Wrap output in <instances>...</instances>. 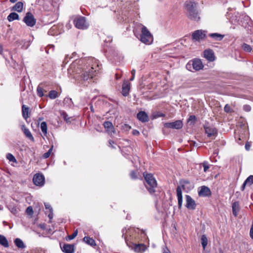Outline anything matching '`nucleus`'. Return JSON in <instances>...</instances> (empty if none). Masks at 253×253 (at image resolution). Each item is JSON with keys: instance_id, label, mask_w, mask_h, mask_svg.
Masks as SVG:
<instances>
[{"instance_id": "f257e3e1", "label": "nucleus", "mask_w": 253, "mask_h": 253, "mask_svg": "<svg viewBox=\"0 0 253 253\" xmlns=\"http://www.w3.org/2000/svg\"><path fill=\"white\" fill-rule=\"evenodd\" d=\"M100 69L99 61L90 57L73 62L68 69V73L73 74V78L80 82L93 78Z\"/></svg>"}, {"instance_id": "f03ea898", "label": "nucleus", "mask_w": 253, "mask_h": 253, "mask_svg": "<svg viewBox=\"0 0 253 253\" xmlns=\"http://www.w3.org/2000/svg\"><path fill=\"white\" fill-rule=\"evenodd\" d=\"M197 3L194 0H187L185 2V9L188 17L193 21H199L200 17L197 10Z\"/></svg>"}, {"instance_id": "7ed1b4c3", "label": "nucleus", "mask_w": 253, "mask_h": 253, "mask_svg": "<svg viewBox=\"0 0 253 253\" xmlns=\"http://www.w3.org/2000/svg\"><path fill=\"white\" fill-rule=\"evenodd\" d=\"M143 175L146 181V183L145 184L146 188L150 194H154L155 192V189L157 186L156 179L151 173H144Z\"/></svg>"}, {"instance_id": "20e7f679", "label": "nucleus", "mask_w": 253, "mask_h": 253, "mask_svg": "<svg viewBox=\"0 0 253 253\" xmlns=\"http://www.w3.org/2000/svg\"><path fill=\"white\" fill-rule=\"evenodd\" d=\"M140 41L143 43L150 45L153 42V37L147 28L143 26L141 29Z\"/></svg>"}, {"instance_id": "39448f33", "label": "nucleus", "mask_w": 253, "mask_h": 253, "mask_svg": "<svg viewBox=\"0 0 253 253\" xmlns=\"http://www.w3.org/2000/svg\"><path fill=\"white\" fill-rule=\"evenodd\" d=\"M204 65L199 59H194L190 61L186 65V69L191 72L199 71L202 69Z\"/></svg>"}, {"instance_id": "423d86ee", "label": "nucleus", "mask_w": 253, "mask_h": 253, "mask_svg": "<svg viewBox=\"0 0 253 253\" xmlns=\"http://www.w3.org/2000/svg\"><path fill=\"white\" fill-rule=\"evenodd\" d=\"M74 24L77 28L82 30L86 29L89 26V24L86 21L85 18L81 16L77 17L74 19Z\"/></svg>"}, {"instance_id": "0eeeda50", "label": "nucleus", "mask_w": 253, "mask_h": 253, "mask_svg": "<svg viewBox=\"0 0 253 253\" xmlns=\"http://www.w3.org/2000/svg\"><path fill=\"white\" fill-rule=\"evenodd\" d=\"M207 32L203 30L195 31L192 35V39L194 42L200 41L206 38Z\"/></svg>"}, {"instance_id": "6e6552de", "label": "nucleus", "mask_w": 253, "mask_h": 253, "mask_svg": "<svg viewBox=\"0 0 253 253\" xmlns=\"http://www.w3.org/2000/svg\"><path fill=\"white\" fill-rule=\"evenodd\" d=\"M24 22L29 27H33L36 23V20L34 18V15L30 12H28L26 14L23 19Z\"/></svg>"}, {"instance_id": "1a4fd4ad", "label": "nucleus", "mask_w": 253, "mask_h": 253, "mask_svg": "<svg viewBox=\"0 0 253 253\" xmlns=\"http://www.w3.org/2000/svg\"><path fill=\"white\" fill-rule=\"evenodd\" d=\"M164 126L166 128L179 129L182 127L183 123L181 120H177L173 122L166 123Z\"/></svg>"}, {"instance_id": "9d476101", "label": "nucleus", "mask_w": 253, "mask_h": 253, "mask_svg": "<svg viewBox=\"0 0 253 253\" xmlns=\"http://www.w3.org/2000/svg\"><path fill=\"white\" fill-rule=\"evenodd\" d=\"M33 181L36 185L42 186L44 184V177L42 174L37 173L34 176Z\"/></svg>"}, {"instance_id": "9b49d317", "label": "nucleus", "mask_w": 253, "mask_h": 253, "mask_svg": "<svg viewBox=\"0 0 253 253\" xmlns=\"http://www.w3.org/2000/svg\"><path fill=\"white\" fill-rule=\"evenodd\" d=\"M138 231H139V229L138 228L135 229L134 228H128V229H127L126 227H125L122 229V232L123 233L122 237L124 238V239L126 241V242L127 245H128V243H127L128 240L127 239V236L128 235H129L130 237H131V236H132V232H138Z\"/></svg>"}, {"instance_id": "f8f14e48", "label": "nucleus", "mask_w": 253, "mask_h": 253, "mask_svg": "<svg viewBox=\"0 0 253 253\" xmlns=\"http://www.w3.org/2000/svg\"><path fill=\"white\" fill-rule=\"evenodd\" d=\"M204 129L205 133L208 137L215 136L217 134V130L213 126L206 125L204 126Z\"/></svg>"}, {"instance_id": "ddd939ff", "label": "nucleus", "mask_w": 253, "mask_h": 253, "mask_svg": "<svg viewBox=\"0 0 253 253\" xmlns=\"http://www.w3.org/2000/svg\"><path fill=\"white\" fill-rule=\"evenodd\" d=\"M186 198V207L189 210H194L196 209V204L192 197L188 195L185 196Z\"/></svg>"}, {"instance_id": "4468645a", "label": "nucleus", "mask_w": 253, "mask_h": 253, "mask_svg": "<svg viewBox=\"0 0 253 253\" xmlns=\"http://www.w3.org/2000/svg\"><path fill=\"white\" fill-rule=\"evenodd\" d=\"M211 194L210 189L206 186H201L200 190L198 191V195L200 197H209Z\"/></svg>"}, {"instance_id": "2eb2a0df", "label": "nucleus", "mask_w": 253, "mask_h": 253, "mask_svg": "<svg viewBox=\"0 0 253 253\" xmlns=\"http://www.w3.org/2000/svg\"><path fill=\"white\" fill-rule=\"evenodd\" d=\"M103 126L107 132L111 135L115 133V129L112 123L110 121H105L103 123Z\"/></svg>"}, {"instance_id": "dca6fc26", "label": "nucleus", "mask_w": 253, "mask_h": 253, "mask_svg": "<svg viewBox=\"0 0 253 253\" xmlns=\"http://www.w3.org/2000/svg\"><path fill=\"white\" fill-rule=\"evenodd\" d=\"M130 84L128 82H125L122 85V93L123 96H126L128 95L130 90Z\"/></svg>"}, {"instance_id": "f3484780", "label": "nucleus", "mask_w": 253, "mask_h": 253, "mask_svg": "<svg viewBox=\"0 0 253 253\" xmlns=\"http://www.w3.org/2000/svg\"><path fill=\"white\" fill-rule=\"evenodd\" d=\"M136 253H143L147 249L146 246L143 244H134L133 248Z\"/></svg>"}, {"instance_id": "a211bd4d", "label": "nucleus", "mask_w": 253, "mask_h": 253, "mask_svg": "<svg viewBox=\"0 0 253 253\" xmlns=\"http://www.w3.org/2000/svg\"><path fill=\"white\" fill-rule=\"evenodd\" d=\"M204 57L210 61L214 60V55L213 51L211 49H207L204 52Z\"/></svg>"}, {"instance_id": "6ab92c4d", "label": "nucleus", "mask_w": 253, "mask_h": 253, "mask_svg": "<svg viewBox=\"0 0 253 253\" xmlns=\"http://www.w3.org/2000/svg\"><path fill=\"white\" fill-rule=\"evenodd\" d=\"M137 119L141 122L145 123L149 121L148 116L144 111H140L137 114Z\"/></svg>"}, {"instance_id": "aec40b11", "label": "nucleus", "mask_w": 253, "mask_h": 253, "mask_svg": "<svg viewBox=\"0 0 253 253\" xmlns=\"http://www.w3.org/2000/svg\"><path fill=\"white\" fill-rule=\"evenodd\" d=\"M176 194L178 200V208L181 209L182 205V193L181 188L179 186H178L176 188Z\"/></svg>"}, {"instance_id": "412c9836", "label": "nucleus", "mask_w": 253, "mask_h": 253, "mask_svg": "<svg viewBox=\"0 0 253 253\" xmlns=\"http://www.w3.org/2000/svg\"><path fill=\"white\" fill-rule=\"evenodd\" d=\"M65 253H73L74 252V246L71 244H64L61 248Z\"/></svg>"}, {"instance_id": "4be33fe9", "label": "nucleus", "mask_w": 253, "mask_h": 253, "mask_svg": "<svg viewBox=\"0 0 253 253\" xmlns=\"http://www.w3.org/2000/svg\"><path fill=\"white\" fill-rule=\"evenodd\" d=\"M208 36L210 38H211L213 40L216 41H221L224 37V35H222L217 33L209 34L208 35Z\"/></svg>"}, {"instance_id": "5701e85b", "label": "nucleus", "mask_w": 253, "mask_h": 253, "mask_svg": "<svg viewBox=\"0 0 253 253\" xmlns=\"http://www.w3.org/2000/svg\"><path fill=\"white\" fill-rule=\"evenodd\" d=\"M232 212L235 217H237L240 210L239 203L238 201L233 203L232 205Z\"/></svg>"}, {"instance_id": "b1692460", "label": "nucleus", "mask_w": 253, "mask_h": 253, "mask_svg": "<svg viewBox=\"0 0 253 253\" xmlns=\"http://www.w3.org/2000/svg\"><path fill=\"white\" fill-rule=\"evenodd\" d=\"M17 44H18V46L21 45V48L22 49H26L30 46L31 43L30 41L27 40H21L17 41Z\"/></svg>"}, {"instance_id": "393cba45", "label": "nucleus", "mask_w": 253, "mask_h": 253, "mask_svg": "<svg viewBox=\"0 0 253 253\" xmlns=\"http://www.w3.org/2000/svg\"><path fill=\"white\" fill-rule=\"evenodd\" d=\"M83 240L86 244L92 247H94L96 245L95 240L89 237L85 236Z\"/></svg>"}, {"instance_id": "a878e982", "label": "nucleus", "mask_w": 253, "mask_h": 253, "mask_svg": "<svg viewBox=\"0 0 253 253\" xmlns=\"http://www.w3.org/2000/svg\"><path fill=\"white\" fill-rule=\"evenodd\" d=\"M14 243L15 246L19 249H23L26 248V246L25 245L24 243L20 238H16L14 240Z\"/></svg>"}, {"instance_id": "bb28decb", "label": "nucleus", "mask_w": 253, "mask_h": 253, "mask_svg": "<svg viewBox=\"0 0 253 253\" xmlns=\"http://www.w3.org/2000/svg\"><path fill=\"white\" fill-rule=\"evenodd\" d=\"M23 8V3L21 1L17 2L15 5L13 7L12 9L18 12H20L22 11Z\"/></svg>"}, {"instance_id": "cd10ccee", "label": "nucleus", "mask_w": 253, "mask_h": 253, "mask_svg": "<svg viewBox=\"0 0 253 253\" xmlns=\"http://www.w3.org/2000/svg\"><path fill=\"white\" fill-rule=\"evenodd\" d=\"M63 103L64 106L69 108H72L74 106L73 101L70 97H65Z\"/></svg>"}, {"instance_id": "c85d7f7f", "label": "nucleus", "mask_w": 253, "mask_h": 253, "mask_svg": "<svg viewBox=\"0 0 253 253\" xmlns=\"http://www.w3.org/2000/svg\"><path fill=\"white\" fill-rule=\"evenodd\" d=\"M0 245L5 248H8L9 247L8 242L7 239L2 235H0Z\"/></svg>"}, {"instance_id": "c756f323", "label": "nucleus", "mask_w": 253, "mask_h": 253, "mask_svg": "<svg viewBox=\"0 0 253 253\" xmlns=\"http://www.w3.org/2000/svg\"><path fill=\"white\" fill-rule=\"evenodd\" d=\"M22 129H23V131L25 135L26 136V137L27 138H28L29 139H30L32 141H34V138L33 136L32 133H31L30 130L28 128H27L24 126H23V128Z\"/></svg>"}, {"instance_id": "7c9ffc66", "label": "nucleus", "mask_w": 253, "mask_h": 253, "mask_svg": "<svg viewBox=\"0 0 253 253\" xmlns=\"http://www.w3.org/2000/svg\"><path fill=\"white\" fill-rule=\"evenodd\" d=\"M18 19H19V15L17 13H16L15 12H11L7 16V20L9 22H11L15 20H18Z\"/></svg>"}, {"instance_id": "2f4dec72", "label": "nucleus", "mask_w": 253, "mask_h": 253, "mask_svg": "<svg viewBox=\"0 0 253 253\" xmlns=\"http://www.w3.org/2000/svg\"><path fill=\"white\" fill-rule=\"evenodd\" d=\"M29 108L26 107L25 105H23L22 106V113L23 118L26 120L28 117Z\"/></svg>"}, {"instance_id": "473e14b6", "label": "nucleus", "mask_w": 253, "mask_h": 253, "mask_svg": "<svg viewBox=\"0 0 253 253\" xmlns=\"http://www.w3.org/2000/svg\"><path fill=\"white\" fill-rule=\"evenodd\" d=\"M57 27L56 26H53L48 31V34L51 36L58 35L59 33L57 31Z\"/></svg>"}, {"instance_id": "72a5a7b5", "label": "nucleus", "mask_w": 253, "mask_h": 253, "mask_svg": "<svg viewBox=\"0 0 253 253\" xmlns=\"http://www.w3.org/2000/svg\"><path fill=\"white\" fill-rule=\"evenodd\" d=\"M41 130L43 133L44 136H46L47 134V124L45 122H43L41 124Z\"/></svg>"}, {"instance_id": "f704fd0d", "label": "nucleus", "mask_w": 253, "mask_h": 253, "mask_svg": "<svg viewBox=\"0 0 253 253\" xmlns=\"http://www.w3.org/2000/svg\"><path fill=\"white\" fill-rule=\"evenodd\" d=\"M201 244L204 250L205 249L208 244V239L205 235H203L201 238Z\"/></svg>"}, {"instance_id": "c9c22d12", "label": "nucleus", "mask_w": 253, "mask_h": 253, "mask_svg": "<svg viewBox=\"0 0 253 253\" xmlns=\"http://www.w3.org/2000/svg\"><path fill=\"white\" fill-rule=\"evenodd\" d=\"M48 96L50 99H54L57 97L58 93L56 90H52L49 91Z\"/></svg>"}, {"instance_id": "e433bc0d", "label": "nucleus", "mask_w": 253, "mask_h": 253, "mask_svg": "<svg viewBox=\"0 0 253 253\" xmlns=\"http://www.w3.org/2000/svg\"><path fill=\"white\" fill-rule=\"evenodd\" d=\"M247 186H250L253 184V175H250L244 181Z\"/></svg>"}, {"instance_id": "4c0bfd02", "label": "nucleus", "mask_w": 253, "mask_h": 253, "mask_svg": "<svg viewBox=\"0 0 253 253\" xmlns=\"http://www.w3.org/2000/svg\"><path fill=\"white\" fill-rule=\"evenodd\" d=\"M242 48L245 51H246V52H250L252 51V47L251 46V45L247 44V43H243L242 45Z\"/></svg>"}, {"instance_id": "58836bf2", "label": "nucleus", "mask_w": 253, "mask_h": 253, "mask_svg": "<svg viewBox=\"0 0 253 253\" xmlns=\"http://www.w3.org/2000/svg\"><path fill=\"white\" fill-rule=\"evenodd\" d=\"M61 116L67 123H71V119H72V118L69 117L66 112H63L61 113Z\"/></svg>"}, {"instance_id": "ea45409f", "label": "nucleus", "mask_w": 253, "mask_h": 253, "mask_svg": "<svg viewBox=\"0 0 253 253\" xmlns=\"http://www.w3.org/2000/svg\"><path fill=\"white\" fill-rule=\"evenodd\" d=\"M37 92L38 95L40 97H42L44 95L43 89L40 85H39L37 87Z\"/></svg>"}, {"instance_id": "a19ab883", "label": "nucleus", "mask_w": 253, "mask_h": 253, "mask_svg": "<svg viewBox=\"0 0 253 253\" xmlns=\"http://www.w3.org/2000/svg\"><path fill=\"white\" fill-rule=\"evenodd\" d=\"M6 158L10 161V162H16V160L15 159V158L14 157V156L10 154V153H8L7 155H6Z\"/></svg>"}, {"instance_id": "79ce46f5", "label": "nucleus", "mask_w": 253, "mask_h": 253, "mask_svg": "<svg viewBox=\"0 0 253 253\" xmlns=\"http://www.w3.org/2000/svg\"><path fill=\"white\" fill-rule=\"evenodd\" d=\"M52 149H53V146H51V147L48 150L47 152H46L43 155V157L44 159L48 158L50 156V155H51V152L52 151Z\"/></svg>"}, {"instance_id": "37998d69", "label": "nucleus", "mask_w": 253, "mask_h": 253, "mask_svg": "<svg viewBox=\"0 0 253 253\" xmlns=\"http://www.w3.org/2000/svg\"><path fill=\"white\" fill-rule=\"evenodd\" d=\"M203 166L204 167V172H206L209 169V165L208 163L206 161H205L203 163Z\"/></svg>"}, {"instance_id": "c03bdc74", "label": "nucleus", "mask_w": 253, "mask_h": 253, "mask_svg": "<svg viewBox=\"0 0 253 253\" xmlns=\"http://www.w3.org/2000/svg\"><path fill=\"white\" fill-rule=\"evenodd\" d=\"M27 214L29 215H32L33 213V210L32 207L29 206L28 207L26 211Z\"/></svg>"}, {"instance_id": "a18cd8bd", "label": "nucleus", "mask_w": 253, "mask_h": 253, "mask_svg": "<svg viewBox=\"0 0 253 253\" xmlns=\"http://www.w3.org/2000/svg\"><path fill=\"white\" fill-rule=\"evenodd\" d=\"M130 177L132 179H135L137 178L136 173L134 171H131L130 173Z\"/></svg>"}, {"instance_id": "49530a36", "label": "nucleus", "mask_w": 253, "mask_h": 253, "mask_svg": "<svg viewBox=\"0 0 253 253\" xmlns=\"http://www.w3.org/2000/svg\"><path fill=\"white\" fill-rule=\"evenodd\" d=\"M78 234V231H75L71 235L69 236V238L70 240H72L74 239Z\"/></svg>"}, {"instance_id": "de8ad7c7", "label": "nucleus", "mask_w": 253, "mask_h": 253, "mask_svg": "<svg viewBox=\"0 0 253 253\" xmlns=\"http://www.w3.org/2000/svg\"><path fill=\"white\" fill-rule=\"evenodd\" d=\"M44 206L46 210H49V211H52L53 210L50 204L48 203H44Z\"/></svg>"}, {"instance_id": "09e8293b", "label": "nucleus", "mask_w": 253, "mask_h": 253, "mask_svg": "<svg viewBox=\"0 0 253 253\" xmlns=\"http://www.w3.org/2000/svg\"><path fill=\"white\" fill-rule=\"evenodd\" d=\"M131 77L130 78L129 80L130 81H133L135 77V70L134 69L132 70L131 72Z\"/></svg>"}, {"instance_id": "8fccbe9b", "label": "nucleus", "mask_w": 253, "mask_h": 253, "mask_svg": "<svg viewBox=\"0 0 253 253\" xmlns=\"http://www.w3.org/2000/svg\"><path fill=\"white\" fill-rule=\"evenodd\" d=\"M244 108V110L245 111H247V112H249L251 111V107L250 105H245L243 107Z\"/></svg>"}, {"instance_id": "3c124183", "label": "nucleus", "mask_w": 253, "mask_h": 253, "mask_svg": "<svg viewBox=\"0 0 253 253\" xmlns=\"http://www.w3.org/2000/svg\"><path fill=\"white\" fill-rule=\"evenodd\" d=\"M10 211L14 214H16L17 213V210L15 207H12L10 209Z\"/></svg>"}, {"instance_id": "603ef678", "label": "nucleus", "mask_w": 253, "mask_h": 253, "mask_svg": "<svg viewBox=\"0 0 253 253\" xmlns=\"http://www.w3.org/2000/svg\"><path fill=\"white\" fill-rule=\"evenodd\" d=\"M224 110L225 112H226L227 113L229 112L230 110V106L228 104H226L224 108Z\"/></svg>"}, {"instance_id": "864d4df0", "label": "nucleus", "mask_w": 253, "mask_h": 253, "mask_svg": "<svg viewBox=\"0 0 253 253\" xmlns=\"http://www.w3.org/2000/svg\"><path fill=\"white\" fill-rule=\"evenodd\" d=\"M109 147H111L112 148H115V147L114 145V144H115V143L113 141L110 140L109 141Z\"/></svg>"}, {"instance_id": "5fc2aeb1", "label": "nucleus", "mask_w": 253, "mask_h": 253, "mask_svg": "<svg viewBox=\"0 0 253 253\" xmlns=\"http://www.w3.org/2000/svg\"><path fill=\"white\" fill-rule=\"evenodd\" d=\"M123 128L126 130H129L131 128V127L128 125L125 124L123 126Z\"/></svg>"}, {"instance_id": "6e6d98bb", "label": "nucleus", "mask_w": 253, "mask_h": 253, "mask_svg": "<svg viewBox=\"0 0 253 253\" xmlns=\"http://www.w3.org/2000/svg\"><path fill=\"white\" fill-rule=\"evenodd\" d=\"M196 120V117L194 115H191L189 118V119H188V121H195Z\"/></svg>"}, {"instance_id": "4d7b16f0", "label": "nucleus", "mask_w": 253, "mask_h": 253, "mask_svg": "<svg viewBox=\"0 0 253 253\" xmlns=\"http://www.w3.org/2000/svg\"><path fill=\"white\" fill-rule=\"evenodd\" d=\"M132 133L134 135H136V136H137L139 134V131H138L136 129H133L132 131Z\"/></svg>"}, {"instance_id": "13d9d810", "label": "nucleus", "mask_w": 253, "mask_h": 253, "mask_svg": "<svg viewBox=\"0 0 253 253\" xmlns=\"http://www.w3.org/2000/svg\"><path fill=\"white\" fill-rule=\"evenodd\" d=\"M53 211H49V213L48 214V217H49V219L51 220L53 218Z\"/></svg>"}, {"instance_id": "bf43d9fd", "label": "nucleus", "mask_w": 253, "mask_h": 253, "mask_svg": "<svg viewBox=\"0 0 253 253\" xmlns=\"http://www.w3.org/2000/svg\"><path fill=\"white\" fill-rule=\"evenodd\" d=\"M251 145L249 144V142L246 143L245 145V148L247 150H249Z\"/></svg>"}, {"instance_id": "052dcab7", "label": "nucleus", "mask_w": 253, "mask_h": 253, "mask_svg": "<svg viewBox=\"0 0 253 253\" xmlns=\"http://www.w3.org/2000/svg\"><path fill=\"white\" fill-rule=\"evenodd\" d=\"M246 186H247V185L246 184H245V182H244V183L243 184V185H242V187L241 188V189L242 191H244V190Z\"/></svg>"}, {"instance_id": "680f3d73", "label": "nucleus", "mask_w": 253, "mask_h": 253, "mask_svg": "<svg viewBox=\"0 0 253 253\" xmlns=\"http://www.w3.org/2000/svg\"><path fill=\"white\" fill-rule=\"evenodd\" d=\"M163 253H170V252L167 248H165L163 250Z\"/></svg>"}, {"instance_id": "e2e57ef3", "label": "nucleus", "mask_w": 253, "mask_h": 253, "mask_svg": "<svg viewBox=\"0 0 253 253\" xmlns=\"http://www.w3.org/2000/svg\"><path fill=\"white\" fill-rule=\"evenodd\" d=\"M190 145H193V146H197L198 144L194 141H192L190 143Z\"/></svg>"}, {"instance_id": "0e129e2a", "label": "nucleus", "mask_w": 253, "mask_h": 253, "mask_svg": "<svg viewBox=\"0 0 253 253\" xmlns=\"http://www.w3.org/2000/svg\"><path fill=\"white\" fill-rule=\"evenodd\" d=\"M10 2H11V3H14L16 1H17V0H9Z\"/></svg>"}, {"instance_id": "69168bd1", "label": "nucleus", "mask_w": 253, "mask_h": 253, "mask_svg": "<svg viewBox=\"0 0 253 253\" xmlns=\"http://www.w3.org/2000/svg\"><path fill=\"white\" fill-rule=\"evenodd\" d=\"M159 117H164L165 116V115L163 113H161L160 114H159L158 115Z\"/></svg>"}, {"instance_id": "338daca9", "label": "nucleus", "mask_w": 253, "mask_h": 253, "mask_svg": "<svg viewBox=\"0 0 253 253\" xmlns=\"http://www.w3.org/2000/svg\"><path fill=\"white\" fill-rule=\"evenodd\" d=\"M245 19H246V20H249V19H250V17H249L248 16H246L245 17Z\"/></svg>"}, {"instance_id": "774afa93", "label": "nucleus", "mask_w": 253, "mask_h": 253, "mask_svg": "<svg viewBox=\"0 0 253 253\" xmlns=\"http://www.w3.org/2000/svg\"><path fill=\"white\" fill-rule=\"evenodd\" d=\"M2 51V47L1 44H0V52Z\"/></svg>"}]
</instances>
